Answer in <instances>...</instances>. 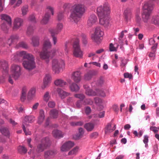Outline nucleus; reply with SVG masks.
Instances as JSON below:
<instances>
[{
    "mask_svg": "<svg viewBox=\"0 0 159 159\" xmlns=\"http://www.w3.org/2000/svg\"><path fill=\"white\" fill-rule=\"evenodd\" d=\"M98 18L94 14L91 15L89 17L87 21V25L88 27H90L94 25L97 22Z\"/></svg>",
    "mask_w": 159,
    "mask_h": 159,
    "instance_id": "nucleus-14",
    "label": "nucleus"
},
{
    "mask_svg": "<svg viewBox=\"0 0 159 159\" xmlns=\"http://www.w3.org/2000/svg\"><path fill=\"white\" fill-rule=\"evenodd\" d=\"M11 26H9L7 23H3L1 25V28L5 32L7 33Z\"/></svg>",
    "mask_w": 159,
    "mask_h": 159,
    "instance_id": "nucleus-41",
    "label": "nucleus"
},
{
    "mask_svg": "<svg viewBox=\"0 0 159 159\" xmlns=\"http://www.w3.org/2000/svg\"><path fill=\"white\" fill-rule=\"evenodd\" d=\"M159 0H152L145 2L143 7V12L142 14L143 21L147 22L150 19V15L153 8L154 3L153 1L157 2Z\"/></svg>",
    "mask_w": 159,
    "mask_h": 159,
    "instance_id": "nucleus-3",
    "label": "nucleus"
},
{
    "mask_svg": "<svg viewBox=\"0 0 159 159\" xmlns=\"http://www.w3.org/2000/svg\"><path fill=\"white\" fill-rule=\"evenodd\" d=\"M57 91L61 99H63L70 95V93H67L60 88L57 89Z\"/></svg>",
    "mask_w": 159,
    "mask_h": 159,
    "instance_id": "nucleus-25",
    "label": "nucleus"
},
{
    "mask_svg": "<svg viewBox=\"0 0 159 159\" xmlns=\"http://www.w3.org/2000/svg\"><path fill=\"white\" fill-rule=\"evenodd\" d=\"M54 84L57 86H63L66 84V83L61 79H58L54 81Z\"/></svg>",
    "mask_w": 159,
    "mask_h": 159,
    "instance_id": "nucleus-38",
    "label": "nucleus"
},
{
    "mask_svg": "<svg viewBox=\"0 0 159 159\" xmlns=\"http://www.w3.org/2000/svg\"><path fill=\"white\" fill-rule=\"evenodd\" d=\"M117 48L115 47L113 44L111 43L110 44L109 49L110 51L113 52L117 51Z\"/></svg>",
    "mask_w": 159,
    "mask_h": 159,
    "instance_id": "nucleus-58",
    "label": "nucleus"
},
{
    "mask_svg": "<svg viewBox=\"0 0 159 159\" xmlns=\"http://www.w3.org/2000/svg\"><path fill=\"white\" fill-rule=\"evenodd\" d=\"M152 21L155 25H159V16H156L153 17Z\"/></svg>",
    "mask_w": 159,
    "mask_h": 159,
    "instance_id": "nucleus-48",
    "label": "nucleus"
},
{
    "mask_svg": "<svg viewBox=\"0 0 159 159\" xmlns=\"http://www.w3.org/2000/svg\"><path fill=\"white\" fill-rule=\"evenodd\" d=\"M96 91L97 93V95H99L103 97L106 96V95L105 93L103 91L99 89H97L96 90Z\"/></svg>",
    "mask_w": 159,
    "mask_h": 159,
    "instance_id": "nucleus-50",
    "label": "nucleus"
},
{
    "mask_svg": "<svg viewBox=\"0 0 159 159\" xmlns=\"http://www.w3.org/2000/svg\"><path fill=\"white\" fill-rule=\"evenodd\" d=\"M83 124V122L81 121L75 122H71L70 123V125L73 126H81Z\"/></svg>",
    "mask_w": 159,
    "mask_h": 159,
    "instance_id": "nucleus-55",
    "label": "nucleus"
},
{
    "mask_svg": "<svg viewBox=\"0 0 159 159\" xmlns=\"http://www.w3.org/2000/svg\"><path fill=\"white\" fill-rule=\"evenodd\" d=\"M94 100L95 103L98 106L101 105L102 103V100L99 98H95Z\"/></svg>",
    "mask_w": 159,
    "mask_h": 159,
    "instance_id": "nucleus-56",
    "label": "nucleus"
},
{
    "mask_svg": "<svg viewBox=\"0 0 159 159\" xmlns=\"http://www.w3.org/2000/svg\"><path fill=\"white\" fill-rule=\"evenodd\" d=\"M0 69L2 73V77L0 78V83H3L5 81V77L8 74V63L6 61L0 60Z\"/></svg>",
    "mask_w": 159,
    "mask_h": 159,
    "instance_id": "nucleus-6",
    "label": "nucleus"
},
{
    "mask_svg": "<svg viewBox=\"0 0 159 159\" xmlns=\"http://www.w3.org/2000/svg\"><path fill=\"white\" fill-rule=\"evenodd\" d=\"M97 12L99 17V23L105 27L110 25V18L108 15L110 13V9L107 3L98 7Z\"/></svg>",
    "mask_w": 159,
    "mask_h": 159,
    "instance_id": "nucleus-1",
    "label": "nucleus"
},
{
    "mask_svg": "<svg viewBox=\"0 0 159 159\" xmlns=\"http://www.w3.org/2000/svg\"><path fill=\"white\" fill-rule=\"evenodd\" d=\"M0 131L1 133L4 135L9 138L10 136V133L8 129L4 127H0Z\"/></svg>",
    "mask_w": 159,
    "mask_h": 159,
    "instance_id": "nucleus-30",
    "label": "nucleus"
},
{
    "mask_svg": "<svg viewBox=\"0 0 159 159\" xmlns=\"http://www.w3.org/2000/svg\"><path fill=\"white\" fill-rule=\"evenodd\" d=\"M116 129V125H115L114 126L112 127L110 123H108L105 129V132L106 134H107L112 132Z\"/></svg>",
    "mask_w": 159,
    "mask_h": 159,
    "instance_id": "nucleus-26",
    "label": "nucleus"
},
{
    "mask_svg": "<svg viewBox=\"0 0 159 159\" xmlns=\"http://www.w3.org/2000/svg\"><path fill=\"white\" fill-rule=\"evenodd\" d=\"M84 11V5L78 4L75 5L69 17L70 21L77 22L80 20Z\"/></svg>",
    "mask_w": 159,
    "mask_h": 159,
    "instance_id": "nucleus-2",
    "label": "nucleus"
},
{
    "mask_svg": "<svg viewBox=\"0 0 159 159\" xmlns=\"http://www.w3.org/2000/svg\"><path fill=\"white\" fill-rule=\"evenodd\" d=\"M22 64L24 67L29 70H32L36 67L35 61H26L24 60Z\"/></svg>",
    "mask_w": 159,
    "mask_h": 159,
    "instance_id": "nucleus-10",
    "label": "nucleus"
},
{
    "mask_svg": "<svg viewBox=\"0 0 159 159\" xmlns=\"http://www.w3.org/2000/svg\"><path fill=\"white\" fill-rule=\"evenodd\" d=\"M39 56L41 59L45 60L47 63H48L50 58L51 57L50 52L47 51L43 50L40 52Z\"/></svg>",
    "mask_w": 159,
    "mask_h": 159,
    "instance_id": "nucleus-12",
    "label": "nucleus"
},
{
    "mask_svg": "<svg viewBox=\"0 0 159 159\" xmlns=\"http://www.w3.org/2000/svg\"><path fill=\"white\" fill-rule=\"evenodd\" d=\"M45 117L44 111L43 109H40L38 118V123L39 124H41L42 123L44 120Z\"/></svg>",
    "mask_w": 159,
    "mask_h": 159,
    "instance_id": "nucleus-23",
    "label": "nucleus"
},
{
    "mask_svg": "<svg viewBox=\"0 0 159 159\" xmlns=\"http://www.w3.org/2000/svg\"><path fill=\"white\" fill-rule=\"evenodd\" d=\"M58 112L57 110L53 109L50 111V115L51 117L53 118H57L58 116Z\"/></svg>",
    "mask_w": 159,
    "mask_h": 159,
    "instance_id": "nucleus-43",
    "label": "nucleus"
},
{
    "mask_svg": "<svg viewBox=\"0 0 159 159\" xmlns=\"http://www.w3.org/2000/svg\"><path fill=\"white\" fill-rule=\"evenodd\" d=\"M136 20L137 23H140L141 21V18L140 16L139 11L137 12L135 15Z\"/></svg>",
    "mask_w": 159,
    "mask_h": 159,
    "instance_id": "nucleus-54",
    "label": "nucleus"
},
{
    "mask_svg": "<svg viewBox=\"0 0 159 159\" xmlns=\"http://www.w3.org/2000/svg\"><path fill=\"white\" fill-rule=\"evenodd\" d=\"M57 153L56 150H51L45 152L44 153V157L48 158L54 156Z\"/></svg>",
    "mask_w": 159,
    "mask_h": 159,
    "instance_id": "nucleus-24",
    "label": "nucleus"
},
{
    "mask_svg": "<svg viewBox=\"0 0 159 159\" xmlns=\"http://www.w3.org/2000/svg\"><path fill=\"white\" fill-rule=\"evenodd\" d=\"M81 73L80 71L73 72L71 76V79L75 83L79 82L81 80Z\"/></svg>",
    "mask_w": 159,
    "mask_h": 159,
    "instance_id": "nucleus-18",
    "label": "nucleus"
},
{
    "mask_svg": "<svg viewBox=\"0 0 159 159\" xmlns=\"http://www.w3.org/2000/svg\"><path fill=\"white\" fill-rule=\"evenodd\" d=\"M35 118L33 116H27L25 117L23 123L24 122L26 125V123H25V122L28 123H32L35 120Z\"/></svg>",
    "mask_w": 159,
    "mask_h": 159,
    "instance_id": "nucleus-36",
    "label": "nucleus"
},
{
    "mask_svg": "<svg viewBox=\"0 0 159 159\" xmlns=\"http://www.w3.org/2000/svg\"><path fill=\"white\" fill-rule=\"evenodd\" d=\"M92 77V74L90 72H89L86 74L85 75V79L87 80L90 79Z\"/></svg>",
    "mask_w": 159,
    "mask_h": 159,
    "instance_id": "nucleus-57",
    "label": "nucleus"
},
{
    "mask_svg": "<svg viewBox=\"0 0 159 159\" xmlns=\"http://www.w3.org/2000/svg\"><path fill=\"white\" fill-rule=\"evenodd\" d=\"M23 19L21 18H17L15 19L13 24V30H17L19 29L23 25Z\"/></svg>",
    "mask_w": 159,
    "mask_h": 159,
    "instance_id": "nucleus-16",
    "label": "nucleus"
},
{
    "mask_svg": "<svg viewBox=\"0 0 159 159\" xmlns=\"http://www.w3.org/2000/svg\"><path fill=\"white\" fill-rule=\"evenodd\" d=\"M74 96L76 98L79 99L80 101H82L85 98V96L84 94L81 93L75 94Z\"/></svg>",
    "mask_w": 159,
    "mask_h": 159,
    "instance_id": "nucleus-47",
    "label": "nucleus"
},
{
    "mask_svg": "<svg viewBox=\"0 0 159 159\" xmlns=\"http://www.w3.org/2000/svg\"><path fill=\"white\" fill-rule=\"evenodd\" d=\"M75 145L74 142L68 141L64 143L61 147V152H66L69 151Z\"/></svg>",
    "mask_w": 159,
    "mask_h": 159,
    "instance_id": "nucleus-11",
    "label": "nucleus"
},
{
    "mask_svg": "<svg viewBox=\"0 0 159 159\" xmlns=\"http://www.w3.org/2000/svg\"><path fill=\"white\" fill-rule=\"evenodd\" d=\"M104 82V81L103 78H101L97 80L96 84L97 85H101L103 84Z\"/></svg>",
    "mask_w": 159,
    "mask_h": 159,
    "instance_id": "nucleus-59",
    "label": "nucleus"
},
{
    "mask_svg": "<svg viewBox=\"0 0 159 159\" xmlns=\"http://www.w3.org/2000/svg\"><path fill=\"white\" fill-rule=\"evenodd\" d=\"M29 20L30 21L36 22L35 16L34 15H30L29 18Z\"/></svg>",
    "mask_w": 159,
    "mask_h": 159,
    "instance_id": "nucleus-64",
    "label": "nucleus"
},
{
    "mask_svg": "<svg viewBox=\"0 0 159 159\" xmlns=\"http://www.w3.org/2000/svg\"><path fill=\"white\" fill-rule=\"evenodd\" d=\"M124 76L125 78H128L129 79H131L133 78L132 75L128 73H124Z\"/></svg>",
    "mask_w": 159,
    "mask_h": 159,
    "instance_id": "nucleus-63",
    "label": "nucleus"
},
{
    "mask_svg": "<svg viewBox=\"0 0 159 159\" xmlns=\"http://www.w3.org/2000/svg\"><path fill=\"white\" fill-rule=\"evenodd\" d=\"M25 125H26L25 124V123L24 122L22 124V128L23 129L25 133V135H30L31 134V132L28 129L27 130L25 128Z\"/></svg>",
    "mask_w": 159,
    "mask_h": 159,
    "instance_id": "nucleus-53",
    "label": "nucleus"
},
{
    "mask_svg": "<svg viewBox=\"0 0 159 159\" xmlns=\"http://www.w3.org/2000/svg\"><path fill=\"white\" fill-rule=\"evenodd\" d=\"M58 52V50L56 49H53L51 50V52H50L51 55V57H52L55 54H57Z\"/></svg>",
    "mask_w": 159,
    "mask_h": 159,
    "instance_id": "nucleus-61",
    "label": "nucleus"
},
{
    "mask_svg": "<svg viewBox=\"0 0 159 159\" xmlns=\"http://www.w3.org/2000/svg\"><path fill=\"white\" fill-rule=\"evenodd\" d=\"M64 61L61 59H54L52 61V68L55 74H58L61 69L64 68Z\"/></svg>",
    "mask_w": 159,
    "mask_h": 159,
    "instance_id": "nucleus-4",
    "label": "nucleus"
},
{
    "mask_svg": "<svg viewBox=\"0 0 159 159\" xmlns=\"http://www.w3.org/2000/svg\"><path fill=\"white\" fill-rule=\"evenodd\" d=\"M50 96L48 92H47L44 94L43 96V100L46 102H48L49 100Z\"/></svg>",
    "mask_w": 159,
    "mask_h": 159,
    "instance_id": "nucleus-51",
    "label": "nucleus"
},
{
    "mask_svg": "<svg viewBox=\"0 0 159 159\" xmlns=\"http://www.w3.org/2000/svg\"><path fill=\"white\" fill-rule=\"evenodd\" d=\"M63 28V25L61 23H58L57 24L55 30L50 29L49 31L50 33L53 36L55 34H58L60 33Z\"/></svg>",
    "mask_w": 159,
    "mask_h": 159,
    "instance_id": "nucleus-13",
    "label": "nucleus"
},
{
    "mask_svg": "<svg viewBox=\"0 0 159 159\" xmlns=\"http://www.w3.org/2000/svg\"><path fill=\"white\" fill-rule=\"evenodd\" d=\"M24 59L26 61H35V57L34 56L31 54L27 53L25 51V53L24 55Z\"/></svg>",
    "mask_w": 159,
    "mask_h": 159,
    "instance_id": "nucleus-29",
    "label": "nucleus"
},
{
    "mask_svg": "<svg viewBox=\"0 0 159 159\" xmlns=\"http://www.w3.org/2000/svg\"><path fill=\"white\" fill-rule=\"evenodd\" d=\"M20 38L17 35H12L9 39L7 43L10 46L12 43L17 41Z\"/></svg>",
    "mask_w": 159,
    "mask_h": 159,
    "instance_id": "nucleus-27",
    "label": "nucleus"
},
{
    "mask_svg": "<svg viewBox=\"0 0 159 159\" xmlns=\"http://www.w3.org/2000/svg\"><path fill=\"white\" fill-rule=\"evenodd\" d=\"M18 150L19 152L21 153H25L27 151V150L25 148L22 146H19Z\"/></svg>",
    "mask_w": 159,
    "mask_h": 159,
    "instance_id": "nucleus-52",
    "label": "nucleus"
},
{
    "mask_svg": "<svg viewBox=\"0 0 159 159\" xmlns=\"http://www.w3.org/2000/svg\"><path fill=\"white\" fill-rule=\"evenodd\" d=\"M31 44L34 47H37L39 44V38L38 36H33L31 39Z\"/></svg>",
    "mask_w": 159,
    "mask_h": 159,
    "instance_id": "nucleus-33",
    "label": "nucleus"
},
{
    "mask_svg": "<svg viewBox=\"0 0 159 159\" xmlns=\"http://www.w3.org/2000/svg\"><path fill=\"white\" fill-rule=\"evenodd\" d=\"M73 55L74 56L80 58H83V53L81 50L79 45V40L77 39L74 42L73 45Z\"/></svg>",
    "mask_w": 159,
    "mask_h": 159,
    "instance_id": "nucleus-7",
    "label": "nucleus"
},
{
    "mask_svg": "<svg viewBox=\"0 0 159 159\" xmlns=\"http://www.w3.org/2000/svg\"><path fill=\"white\" fill-rule=\"evenodd\" d=\"M36 90L35 88H31L29 91L27 96L29 100H32L35 97Z\"/></svg>",
    "mask_w": 159,
    "mask_h": 159,
    "instance_id": "nucleus-19",
    "label": "nucleus"
},
{
    "mask_svg": "<svg viewBox=\"0 0 159 159\" xmlns=\"http://www.w3.org/2000/svg\"><path fill=\"white\" fill-rule=\"evenodd\" d=\"M79 150V147L76 146L69 152L68 155L75 156L77 154Z\"/></svg>",
    "mask_w": 159,
    "mask_h": 159,
    "instance_id": "nucleus-35",
    "label": "nucleus"
},
{
    "mask_svg": "<svg viewBox=\"0 0 159 159\" xmlns=\"http://www.w3.org/2000/svg\"><path fill=\"white\" fill-rule=\"evenodd\" d=\"M50 17L49 15L45 14V15L43 17L41 21V23L43 25H45L47 24L48 22Z\"/></svg>",
    "mask_w": 159,
    "mask_h": 159,
    "instance_id": "nucleus-39",
    "label": "nucleus"
},
{
    "mask_svg": "<svg viewBox=\"0 0 159 159\" xmlns=\"http://www.w3.org/2000/svg\"><path fill=\"white\" fill-rule=\"evenodd\" d=\"M127 31L126 30H125L122 31L119 34L118 38L119 42V43L122 45L123 44L124 41L123 38L124 36V34L127 33Z\"/></svg>",
    "mask_w": 159,
    "mask_h": 159,
    "instance_id": "nucleus-31",
    "label": "nucleus"
},
{
    "mask_svg": "<svg viewBox=\"0 0 159 159\" xmlns=\"http://www.w3.org/2000/svg\"><path fill=\"white\" fill-rule=\"evenodd\" d=\"M48 105L49 107L53 108L55 106V103L54 101H49L48 102Z\"/></svg>",
    "mask_w": 159,
    "mask_h": 159,
    "instance_id": "nucleus-60",
    "label": "nucleus"
},
{
    "mask_svg": "<svg viewBox=\"0 0 159 159\" xmlns=\"http://www.w3.org/2000/svg\"><path fill=\"white\" fill-rule=\"evenodd\" d=\"M0 16L2 20L6 21L9 26H11L12 20L10 16L7 14H1Z\"/></svg>",
    "mask_w": 159,
    "mask_h": 159,
    "instance_id": "nucleus-21",
    "label": "nucleus"
},
{
    "mask_svg": "<svg viewBox=\"0 0 159 159\" xmlns=\"http://www.w3.org/2000/svg\"><path fill=\"white\" fill-rule=\"evenodd\" d=\"M148 138L149 137L147 135H144L143 141V143L145 144V147L146 148H148V143L149 140Z\"/></svg>",
    "mask_w": 159,
    "mask_h": 159,
    "instance_id": "nucleus-49",
    "label": "nucleus"
},
{
    "mask_svg": "<svg viewBox=\"0 0 159 159\" xmlns=\"http://www.w3.org/2000/svg\"><path fill=\"white\" fill-rule=\"evenodd\" d=\"M70 46V44L69 41H67L65 43L64 51L66 55H68L69 53Z\"/></svg>",
    "mask_w": 159,
    "mask_h": 159,
    "instance_id": "nucleus-45",
    "label": "nucleus"
},
{
    "mask_svg": "<svg viewBox=\"0 0 159 159\" xmlns=\"http://www.w3.org/2000/svg\"><path fill=\"white\" fill-rule=\"evenodd\" d=\"M98 135V134L97 132H95L91 133L90 135V137L92 139H95L96 138Z\"/></svg>",
    "mask_w": 159,
    "mask_h": 159,
    "instance_id": "nucleus-62",
    "label": "nucleus"
},
{
    "mask_svg": "<svg viewBox=\"0 0 159 159\" xmlns=\"http://www.w3.org/2000/svg\"><path fill=\"white\" fill-rule=\"evenodd\" d=\"M17 47H21L23 48L27 49L28 47L27 44L24 42H21L17 45Z\"/></svg>",
    "mask_w": 159,
    "mask_h": 159,
    "instance_id": "nucleus-44",
    "label": "nucleus"
},
{
    "mask_svg": "<svg viewBox=\"0 0 159 159\" xmlns=\"http://www.w3.org/2000/svg\"><path fill=\"white\" fill-rule=\"evenodd\" d=\"M28 11V6L25 5L23 6L21 8L22 14L23 16H25L26 15Z\"/></svg>",
    "mask_w": 159,
    "mask_h": 159,
    "instance_id": "nucleus-46",
    "label": "nucleus"
},
{
    "mask_svg": "<svg viewBox=\"0 0 159 159\" xmlns=\"http://www.w3.org/2000/svg\"><path fill=\"white\" fill-rule=\"evenodd\" d=\"M124 15L126 21L129 20L132 16L131 10L129 8H126L124 11Z\"/></svg>",
    "mask_w": 159,
    "mask_h": 159,
    "instance_id": "nucleus-20",
    "label": "nucleus"
},
{
    "mask_svg": "<svg viewBox=\"0 0 159 159\" xmlns=\"http://www.w3.org/2000/svg\"><path fill=\"white\" fill-rule=\"evenodd\" d=\"M94 125L91 123H89L85 124L84 126V128L88 131H91L94 128Z\"/></svg>",
    "mask_w": 159,
    "mask_h": 159,
    "instance_id": "nucleus-40",
    "label": "nucleus"
},
{
    "mask_svg": "<svg viewBox=\"0 0 159 159\" xmlns=\"http://www.w3.org/2000/svg\"><path fill=\"white\" fill-rule=\"evenodd\" d=\"M52 80L51 77L49 74H46L43 80V84L41 86V88L43 89L45 88L48 84L51 82Z\"/></svg>",
    "mask_w": 159,
    "mask_h": 159,
    "instance_id": "nucleus-17",
    "label": "nucleus"
},
{
    "mask_svg": "<svg viewBox=\"0 0 159 159\" xmlns=\"http://www.w3.org/2000/svg\"><path fill=\"white\" fill-rule=\"evenodd\" d=\"M84 89H85V93L89 96H95L97 95L96 91H94L89 89L87 85L84 86Z\"/></svg>",
    "mask_w": 159,
    "mask_h": 159,
    "instance_id": "nucleus-22",
    "label": "nucleus"
},
{
    "mask_svg": "<svg viewBox=\"0 0 159 159\" xmlns=\"http://www.w3.org/2000/svg\"><path fill=\"white\" fill-rule=\"evenodd\" d=\"M35 29V27L34 25H29L27 29L26 32L28 36L32 35L34 33V30Z\"/></svg>",
    "mask_w": 159,
    "mask_h": 159,
    "instance_id": "nucleus-34",
    "label": "nucleus"
},
{
    "mask_svg": "<svg viewBox=\"0 0 159 159\" xmlns=\"http://www.w3.org/2000/svg\"><path fill=\"white\" fill-rule=\"evenodd\" d=\"M25 51L17 52L15 54L11 55V59L14 61H16L19 60L21 57L24 58L25 54Z\"/></svg>",
    "mask_w": 159,
    "mask_h": 159,
    "instance_id": "nucleus-15",
    "label": "nucleus"
},
{
    "mask_svg": "<svg viewBox=\"0 0 159 159\" xmlns=\"http://www.w3.org/2000/svg\"><path fill=\"white\" fill-rule=\"evenodd\" d=\"M71 90L73 92H77L79 91L80 88L79 86L75 83H72L70 86Z\"/></svg>",
    "mask_w": 159,
    "mask_h": 159,
    "instance_id": "nucleus-37",
    "label": "nucleus"
},
{
    "mask_svg": "<svg viewBox=\"0 0 159 159\" xmlns=\"http://www.w3.org/2000/svg\"><path fill=\"white\" fill-rule=\"evenodd\" d=\"M53 136L56 138L59 139L63 137L62 132L58 130H54L52 131Z\"/></svg>",
    "mask_w": 159,
    "mask_h": 159,
    "instance_id": "nucleus-32",
    "label": "nucleus"
},
{
    "mask_svg": "<svg viewBox=\"0 0 159 159\" xmlns=\"http://www.w3.org/2000/svg\"><path fill=\"white\" fill-rule=\"evenodd\" d=\"M21 67L18 65L13 64L12 65L11 72L12 76L15 80H17L20 77L21 75Z\"/></svg>",
    "mask_w": 159,
    "mask_h": 159,
    "instance_id": "nucleus-9",
    "label": "nucleus"
},
{
    "mask_svg": "<svg viewBox=\"0 0 159 159\" xmlns=\"http://www.w3.org/2000/svg\"><path fill=\"white\" fill-rule=\"evenodd\" d=\"M103 34L102 29L99 27H97L95 29L94 33L92 35V39L95 43H99L101 41V38Z\"/></svg>",
    "mask_w": 159,
    "mask_h": 159,
    "instance_id": "nucleus-8",
    "label": "nucleus"
},
{
    "mask_svg": "<svg viewBox=\"0 0 159 159\" xmlns=\"http://www.w3.org/2000/svg\"><path fill=\"white\" fill-rule=\"evenodd\" d=\"M46 13L48 15H49L50 16V15H53L54 14V8L53 7L50 6L47 7L46 9Z\"/></svg>",
    "mask_w": 159,
    "mask_h": 159,
    "instance_id": "nucleus-42",
    "label": "nucleus"
},
{
    "mask_svg": "<svg viewBox=\"0 0 159 159\" xmlns=\"http://www.w3.org/2000/svg\"><path fill=\"white\" fill-rule=\"evenodd\" d=\"M52 47L51 43L48 39L45 40L43 44V50L47 51Z\"/></svg>",
    "mask_w": 159,
    "mask_h": 159,
    "instance_id": "nucleus-28",
    "label": "nucleus"
},
{
    "mask_svg": "<svg viewBox=\"0 0 159 159\" xmlns=\"http://www.w3.org/2000/svg\"><path fill=\"white\" fill-rule=\"evenodd\" d=\"M50 144L49 138L48 137L44 138L42 139L40 143L37 146L36 151L38 152H42L49 147Z\"/></svg>",
    "mask_w": 159,
    "mask_h": 159,
    "instance_id": "nucleus-5",
    "label": "nucleus"
}]
</instances>
